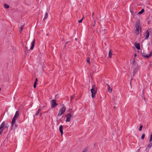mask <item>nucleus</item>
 Listing matches in <instances>:
<instances>
[{
	"instance_id": "f257e3e1",
	"label": "nucleus",
	"mask_w": 152,
	"mask_h": 152,
	"mask_svg": "<svg viewBox=\"0 0 152 152\" xmlns=\"http://www.w3.org/2000/svg\"><path fill=\"white\" fill-rule=\"evenodd\" d=\"M91 96L92 98H94L95 96V95L97 92V88L95 85H92V88L91 90Z\"/></svg>"
},
{
	"instance_id": "f03ea898",
	"label": "nucleus",
	"mask_w": 152,
	"mask_h": 152,
	"mask_svg": "<svg viewBox=\"0 0 152 152\" xmlns=\"http://www.w3.org/2000/svg\"><path fill=\"white\" fill-rule=\"evenodd\" d=\"M140 20L139 19H137L135 23V26L136 28L135 30V33L137 35L139 34L140 29Z\"/></svg>"
},
{
	"instance_id": "7ed1b4c3",
	"label": "nucleus",
	"mask_w": 152,
	"mask_h": 152,
	"mask_svg": "<svg viewBox=\"0 0 152 152\" xmlns=\"http://www.w3.org/2000/svg\"><path fill=\"white\" fill-rule=\"evenodd\" d=\"M66 111V107L65 106H64L59 111L58 116H59L62 115Z\"/></svg>"
},
{
	"instance_id": "20e7f679",
	"label": "nucleus",
	"mask_w": 152,
	"mask_h": 152,
	"mask_svg": "<svg viewBox=\"0 0 152 152\" xmlns=\"http://www.w3.org/2000/svg\"><path fill=\"white\" fill-rule=\"evenodd\" d=\"M133 76H134L135 74H136V72H137V71L138 70V65H134L133 66Z\"/></svg>"
},
{
	"instance_id": "39448f33",
	"label": "nucleus",
	"mask_w": 152,
	"mask_h": 152,
	"mask_svg": "<svg viewBox=\"0 0 152 152\" xmlns=\"http://www.w3.org/2000/svg\"><path fill=\"white\" fill-rule=\"evenodd\" d=\"M100 32L102 34H105L107 32L106 29V28H103V27H102L100 30Z\"/></svg>"
},
{
	"instance_id": "423d86ee",
	"label": "nucleus",
	"mask_w": 152,
	"mask_h": 152,
	"mask_svg": "<svg viewBox=\"0 0 152 152\" xmlns=\"http://www.w3.org/2000/svg\"><path fill=\"white\" fill-rule=\"evenodd\" d=\"M149 29H148L146 31L145 34V39H147L149 36Z\"/></svg>"
},
{
	"instance_id": "0eeeda50",
	"label": "nucleus",
	"mask_w": 152,
	"mask_h": 152,
	"mask_svg": "<svg viewBox=\"0 0 152 152\" xmlns=\"http://www.w3.org/2000/svg\"><path fill=\"white\" fill-rule=\"evenodd\" d=\"M16 119L17 118H15L14 117L13 118L11 123V126H12V127H13L14 124L15 125V127H17V125L15 124V121Z\"/></svg>"
},
{
	"instance_id": "6e6552de",
	"label": "nucleus",
	"mask_w": 152,
	"mask_h": 152,
	"mask_svg": "<svg viewBox=\"0 0 152 152\" xmlns=\"http://www.w3.org/2000/svg\"><path fill=\"white\" fill-rule=\"evenodd\" d=\"M71 117L72 115L70 113L66 115V122L69 121L71 120Z\"/></svg>"
},
{
	"instance_id": "1a4fd4ad",
	"label": "nucleus",
	"mask_w": 152,
	"mask_h": 152,
	"mask_svg": "<svg viewBox=\"0 0 152 152\" xmlns=\"http://www.w3.org/2000/svg\"><path fill=\"white\" fill-rule=\"evenodd\" d=\"M5 122L3 121L2 123L0 125V131L1 130V129H3L4 130V129L5 128V127H4L5 126Z\"/></svg>"
},
{
	"instance_id": "9d476101",
	"label": "nucleus",
	"mask_w": 152,
	"mask_h": 152,
	"mask_svg": "<svg viewBox=\"0 0 152 152\" xmlns=\"http://www.w3.org/2000/svg\"><path fill=\"white\" fill-rule=\"evenodd\" d=\"M35 40L34 39L33 41H32L31 43V46L30 47V49L31 50H32L34 47V44H35Z\"/></svg>"
},
{
	"instance_id": "9b49d317",
	"label": "nucleus",
	"mask_w": 152,
	"mask_h": 152,
	"mask_svg": "<svg viewBox=\"0 0 152 152\" xmlns=\"http://www.w3.org/2000/svg\"><path fill=\"white\" fill-rule=\"evenodd\" d=\"M134 45L137 49L140 50V44L139 43H135Z\"/></svg>"
},
{
	"instance_id": "f8f14e48",
	"label": "nucleus",
	"mask_w": 152,
	"mask_h": 152,
	"mask_svg": "<svg viewBox=\"0 0 152 152\" xmlns=\"http://www.w3.org/2000/svg\"><path fill=\"white\" fill-rule=\"evenodd\" d=\"M141 53L142 55V56L146 58H148V55H147L146 53H145L143 51L142 52V50H141Z\"/></svg>"
},
{
	"instance_id": "ddd939ff",
	"label": "nucleus",
	"mask_w": 152,
	"mask_h": 152,
	"mask_svg": "<svg viewBox=\"0 0 152 152\" xmlns=\"http://www.w3.org/2000/svg\"><path fill=\"white\" fill-rule=\"evenodd\" d=\"M59 130L61 133V135H62L63 134V126L62 125H61L59 126Z\"/></svg>"
},
{
	"instance_id": "4468645a",
	"label": "nucleus",
	"mask_w": 152,
	"mask_h": 152,
	"mask_svg": "<svg viewBox=\"0 0 152 152\" xmlns=\"http://www.w3.org/2000/svg\"><path fill=\"white\" fill-rule=\"evenodd\" d=\"M19 115V112L18 111H17L16 112L14 116V117L16 118H17Z\"/></svg>"
},
{
	"instance_id": "2eb2a0df",
	"label": "nucleus",
	"mask_w": 152,
	"mask_h": 152,
	"mask_svg": "<svg viewBox=\"0 0 152 152\" xmlns=\"http://www.w3.org/2000/svg\"><path fill=\"white\" fill-rule=\"evenodd\" d=\"M51 104H58L56 103V100L54 99H53L51 101Z\"/></svg>"
},
{
	"instance_id": "dca6fc26",
	"label": "nucleus",
	"mask_w": 152,
	"mask_h": 152,
	"mask_svg": "<svg viewBox=\"0 0 152 152\" xmlns=\"http://www.w3.org/2000/svg\"><path fill=\"white\" fill-rule=\"evenodd\" d=\"M96 23H95V19H94V20H93V21L92 22V23L91 24V25L93 27H94L95 26Z\"/></svg>"
},
{
	"instance_id": "f3484780",
	"label": "nucleus",
	"mask_w": 152,
	"mask_h": 152,
	"mask_svg": "<svg viewBox=\"0 0 152 152\" xmlns=\"http://www.w3.org/2000/svg\"><path fill=\"white\" fill-rule=\"evenodd\" d=\"M48 17V14L47 12H46L45 14V16L43 19V20H46Z\"/></svg>"
},
{
	"instance_id": "a211bd4d",
	"label": "nucleus",
	"mask_w": 152,
	"mask_h": 152,
	"mask_svg": "<svg viewBox=\"0 0 152 152\" xmlns=\"http://www.w3.org/2000/svg\"><path fill=\"white\" fill-rule=\"evenodd\" d=\"M112 54V52L110 50L109 52L108 56L109 58H110L111 57Z\"/></svg>"
},
{
	"instance_id": "6ab92c4d",
	"label": "nucleus",
	"mask_w": 152,
	"mask_h": 152,
	"mask_svg": "<svg viewBox=\"0 0 152 152\" xmlns=\"http://www.w3.org/2000/svg\"><path fill=\"white\" fill-rule=\"evenodd\" d=\"M144 12V9H142L140 11L138 12V14H141L142 13H143Z\"/></svg>"
},
{
	"instance_id": "aec40b11",
	"label": "nucleus",
	"mask_w": 152,
	"mask_h": 152,
	"mask_svg": "<svg viewBox=\"0 0 152 152\" xmlns=\"http://www.w3.org/2000/svg\"><path fill=\"white\" fill-rule=\"evenodd\" d=\"M24 26V25H22L21 26H20V31H19L20 32V33H21L22 32Z\"/></svg>"
},
{
	"instance_id": "412c9836",
	"label": "nucleus",
	"mask_w": 152,
	"mask_h": 152,
	"mask_svg": "<svg viewBox=\"0 0 152 152\" xmlns=\"http://www.w3.org/2000/svg\"><path fill=\"white\" fill-rule=\"evenodd\" d=\"M41 109H38V111L35 113V115L37 116L39 114V112L41 111Z\"/></svg>"
},
{
	"instance_id": "4be33fe9",
	"label": "nucleus",
	"mask_w": 152,
	"mask_h": 152,
	"mask_svg": "<svg viewBox=\"0 0 152 152\" xmlns=\"http://www.w3.org/2000/svg\"><path fill=\"white\" fill-rule=\"evenodd\" d=\"M108 91L110 92H111L112 91V89H110V87L109 85H108Z\"/></svg>"
},
{
	"instance_id": "5701e85b",
	"label": "nucleus",
	"mask_w": 152,
	"mask_h": 152,
	"mask_svg": "<svg viewBox=\"0 0 152 152\" xmlns=\"http://www.w3.org/2000/svg\"><path fill=\"white\" fill-rule=\"evenodd\" d=\"M4 7L6 9H8L9 7V5L7 4H5L4 5Z\"/></svg>"
},
{
	"instance_id": "b1692460",
	"label": "nucleus",
	"mask_w": 152,
	"mask_h": 152,
	"mask_svg": "<svg viewBox=\"0 0 152 152\" xmlns=\"http://www.w3.org/2000/svg\"><path fill=\"white\" fill-rule=\"evenodd\" d=\"M145 134H143L142 136H141V139L142 140H143L144 139V138H145Z\"/></svg>"
},
{
	"instance_id": "393cba45",
	"label": "nucleus",
	"mask_w": 152,
	"mask_h": 152,
	"mask_svg": "<svg viewBox=\"0 0 152 152\" xmlns=\"http://www.w3.org/2000/svg\"><path fill=\"white\" fill-rule=\"evenodd\" d=\"M75 96V95L74 94H73L71 96V99H70V101H71L72 100V99L74 98Z\"/></svg>"
},
{
	"instance_id": "a878e982",
	"label": "nucleus",
	"mask_w": 152,
	"mask_h": 152,
	"mask_svg": "<svg viewBox=\"0 0 152 152\" xmlns=\"http://www.w3.org/2000/svg\"><path fill=\"white\" fill-rule=\"evenodd\" d=\"M142 125H141L140 126V128L139 129L140 131H141L142 130Z\"/></svg>"
},
{
	"instance_id": "bb28decb",
	"label": "nucleus",
	"mask_w": 152,
	"mask_h": 152,
	"mask_svg": "<svg viewBox=\"0 0 152 152\" xmlns=\"http://www.w3.org/2000/svg\"><path fill=\"white\" fill-rule=\"evenodd\" d=\"M87 62L89 63V64H90V58L89 57H87Z\"/></svg>"
},
{
	"instance_id": "cd10ccee",
	"label": "nucleus",
	"mask_w": 152,
	"mask_h": 152,
	"mask_svg": "<svg viewBox=\"0 0 152 152\" xmlns=\"http://www.w3.org/2000/svg\"><path fill=\"white\" fill-rule=\"evenodd\" d=\"M152 52H151L150 53L149 55H148V58L149 57H150L151 56H152Z\"/></svg>"
},
{
	"instance_id": "c85d7f7f",
	"label": "nucleus",
	"mask_w": 152,
	"mask_h": 152,
	"mask_svg": "<svg viewBox=\"0 0 152 152\" xmlns=\"http://www.w3.org/2000/svg\"><path fill=\"white\" fill-rule=\"evenodd\" d=\"M84 18V17H83L82 18V19H81V20H79L78 21V22H79V23H81V22H82V20H83V19Z\"/></svg>"
},
{
	"instance_id": "c756f323",
	"label": "nucleus",
	"mask_w": 152,
	"mask_h": 152,
	"mask_svg": "<svg viewBox=\"0 0 152 152\" xmlns=\"http://www.w3.org/2000/svg\"><path fill=\"white\" fill-rule=\"evenodd\" d=\"M130 12L131 13V14H132V15H133V16H134V12L133 11H132V10H130Z\"/></svg>"
},
{
	"instance_id": "7c9ffc66",
	"label": "nucleus",
	"mask_w": 152,
	"mask_h": 152,
	"mask_svg": "<svg viewBox=\"0 0 152 152\" xmlns=\"http://www.w3.org/2000/svg\"><path fill=\"white\" fill-rule=\"evenodd\" d=\"M37 78H36L35 81L34 83V84H37Z\"/></svg>"
},
{
	"instance_id": "2f4dec72",
	"label": "nucleus",
	"mask_w": 152,
	"mask_h": 152,
	"mask_svg": "<svg viewBox=\"0 0 152 152\" xmlns=\"http://www.w3.org/2000/svg\"><path fill=\"white\" fill-rule=\"evenodd\" d=\"M56 105H52V106H51V108H54L56 106Z\"/></svg>"
},
{
	"instance_id": "473e14b6",
	"label": "nucleus",
	"mask_w": 152,
	"mask_h": 152,
	"mask_svg": "<svg viewBox=\"0 0 152 152\" xmlns=\"http://www.w3.org/2000/svg\"><path fill=\"white\" fill-rule=\"evenodd\" d=\"M135 62V59H134V60H133V61H132L133 64H134V63Z\"/></svg>"
},
{
	"instance_id": "72a5a7b5",
	"label": "nucleus",
	"mask_w": 152,
	"mask_h": 152,
	"mask_svg": "<svg viewBox=\"0 0 152 152\" xmlns=\"http://www.w3.org/2000/svg\"><path fill=\"white\" fill-rule=\"evenodd\" d=\"M36 84H34V88H35L36 86Z\"/></svg>"
},
{
	"instance_id": "f704fd0d",
	"label": "nucleus",
	"mask_w": 152,
	"mask_h": 152,
	"mask_svg": "<svg viewBox=\"0 0 152 152\" xmlns=\"http://www.w3.org/2000/svg\"><path fill=\"white\" fill-rule=\"evenodd\" d=\"M3 129H1V130L0 132V134H1V133L3 131Z\"/></svg>"
},
{
	"instance_id": "c9c22d12",
	"label": "nucleus",
	"mask_w": 152,
	"mask_h": 152,
	"mask_svg": "<svg viewBox=\"0 0 152 152\" xmlns=\"http://www.w3.org/2000/svg\"><path fill=\"white\" fill-rule=\"evenodd\" d=\"M94 15V13H93L92 14V16L93 20H94V17H93Z\"/></svg>"
},
{
	"instance_id": "e433bc0d",
	"label": "nucleus",
	"mask_w": 152,
	"mask_h": 152,
	"mask_svg": "<svg viewBox=\"0 0 152 152\" xmlns=\"http://www.w3.org/2000/svg\"><path fill=\"white\" fill-rule=\"evenodd\" d=\"M87 150L86 149L84 150L82 152H86Z\"/></svg>"
},
{
	"instance_id": "4c0bfd02",
	"label": "nucleus",
	"mask_w": 152,
	"mask_h": 152,
	"mask_svg": "<svg viewBox=\"0 0 152 152\" xmlns=\"http://www.w3.org/2000/svg\"><path fill=\"white\" fill-rule=\"evenodd\" d=\"M140 32L141 33V27H140Z\"/></svg>"
},
{
	"instance_id": "58836bf2",
	"label": "nucleus",
	"mask_w": 152,
	"mask_h": 152,
	"mask_svg": "<svg viewBox=\"0 0 152 152\" xmlns=\"http://www.w3.org/2000/svg\"><path fill=\"white\" fill-rule=\"evenodd\" d=\"M140 148H139V149H138L137 151V152H139L140 151Z\"/></svg>"
},
{
	"instance_id": "ea45409f",
	"label": "nucleus",
	"mask_w": 152,
	"mask_h": 152,
	"mask_svg": "<svg viewBox=\"0 0 152 152\" xmlns=\"http://www.w3.org/2000/svg\"><path fill=\"white\" fill-rule=\"evenodd\" d=\"M137 56V55L136 53L134 54V57H136Z\"/></svg>"
},
{
	"instance_id": "a19ab883",
	"label": "nucleus",
	"mask_w": 152,
	"mask_h": 152,
	"mask_svg": "<svg viewBox=\"0 0 152 152\" xmlns=\"http://www.w3.org/2000/svg\"><path fill=\"white\" fill-rule=\"evenodd\" d=\"M6 127H7V128H8V127H9V126H6Z\"/></svg>"
},
{
	"instance_id": "79ce46f5",
	"label": "nucleus",
	"mask_w": 152,
	"mask_h": 152,
	"mask_svg": "<svg viewBox=\"0 0 152 152\" xmlns=\"http://www.w3.org/2000/svg\"><path fill=\"white\" fill-rule=\"evenodd\" d=\"M69 42H67L66 43V44H67Z\"/></svg>"
},
{
	"instance_id": "37998d69",
	"label": "nucleus",
	"mask_w": 152,
	"mask_h": 152,
	"mask_svg": "<svg viewBox=\"0 0 152 152\" xmlns=\"http://www.w3.org/2000/svg\"><path fill=\"white\" fill-rule=\"evenodd\" d=\"M26 49H27V48L26 46Z\"/></svg>"
},
{
	"instance_id": "c03bdc74",
	"label": "nucleus",
	"mask_w": 152,
	"mask_h": 152,
	"mask_svg": "<svg viewBox=\"0 0 152 152\" xmlns=\"http://www.w3.org/2000/svg\"><path fill=\"white\" fill-rule=\"evenodd\" d=\"M143 100H145V98H144V99H143Z\"/></svg>"
},
{
	"instance_id": "a18cd8bd",
	"label": "nucleus",
	"mask_w": 152,
	"mask_h": 152,
	"mask_svg": "<svg viewBox=\"0 0 152 152\" xmlns=\"http://www.w3.org/2000/svg\"><path fill=\"white\" fill-rule=\"evenodd\" d=\"M42 114L41 113H40V115H42Z\"/></svg>"
},
{
	"instance_id": "49530a36",
	"label": "nucleus",
	"mask_w": 152,
	"mask_h": 152,
	"mask_svg": "<svg viewBox=\"0 0 152 152\" xmlns=\"http://www.w3.org/2000/svg\"><path fill=\"white\" fill-rule=\"evenodd\" d=\"M115 107H116L115 106V107H114V108H115Z\"/></svg>"
},
{
	"instance_id": "de8ad7c7",
	"label": "nucleus",
	"mask_w": 152,
	"mask_h": 152,
	"mask_svg": "<svg viewBox=\"0 0 152 152\" xmlns=\"http://www.w3.org/2000/svg\"><path fill=\"white\" fill-rule=\"evenodd\" d=\"M75 40H77V38H75Z\"/></svg>"
},
{
	"instance_id": "09e8293b",
	"label": "nucleus",
	"mask_w": 152,
	"mask_h": 152,
	"mask_svg": "<svg viewBox=\"0 0 152 152\" xmlns=\"http://www.w3.org/2000/svg\"><path fill=\"white\" fill-rule=\"evenodd\" d=\"M1 88H0V91L1 90Z\"/></svg>"
}]
</instances>
